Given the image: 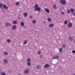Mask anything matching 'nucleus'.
I'll use <instances>...</instances> for the list:
<instances>
[{"label":"nucleus","instance_id":"nucleus-17","mask_svg":"<svg viewBox=\"0 0 75 75\" xmlns=\"http://www.w3.org/2000/svg\"><path fill=\"white\" fill-rule=\"evenodd\" d=\"M69 40L70 41H73V39H72V38L71 37V36H70L69 37Z\"/></svg>","mask_w":75,"mask_h":75},{"label":"nucleus","instance_id":"nucleus-31","mask_svg":"<svg viewBox=\"0 0 75 75\" xmlns=\"http://www.w3.org/2000/svg\"><path fill=\"white\" fill-rule=\"evenodd\" d=\"M24 44H27V40H25V42H24Z\"/></svg>","mask_w":75,"mask_h":75},{"label":"nucleus","instance_id":"nucleus-4","mask_svg":"<svg viewBox=\"0 0 75 75\" xmlns=\"http://www.w3.org/2000/svg\"><path fill=\"white\" fill-rule=\"evenodd\" d=\"M72 26V24L71 23H69L68 25V26L69 28H71Z\"/></svg>","mask_w":75,"mask_h":75},{"label":"nucleus","instance_id":"nucleus-10","mask_svg":"<svg viewBox=\"0 0 75 75\" xmlns=\"http://www.w3.org/2000/svg\"><path fill=\"white\" fill-rule=\"evenodd\" d=\"M23 16L25 17H27V16H28V14H27V13L25 12L24 13Z\"/></svg>","mask_w":75,"mask_h":75},{"label":"nucleus","instance_id":"nucleus-1","mask_svg":"<svg viewBox=\"0 0 75 75\" xmlns=\"http://www.w3.org/2000/svg\"><path fill=\"white\" fill-rule=\"evenodd\" d=\"M35 11H40L41 10V8L38 7V5L36 4L35 5Z\"/></svg>","mask_w":75,"mask_h":75},{"label":"nucleus","instance_id":"nucleus-20","mask_svg":"<svg viewBox=\"0 0 75 75\" xmlns=\"http://www.w3.org/2000/svg\"><path fill=\"white\" fill-rule=\"evenodd\" d=\"M28 65L29 66V67L31 66V63L30 62H28L27 63Z\"/></svg>","mask_w":75,"mask_h":75},{"label":"nucleus","instance_id":"nucleus-25","mask_svg":"<svg viewBox=\"0 0 75 75\" xmlns=\"http://www.w3.org/2000/svg\"><path fill=\"white\" fill-rule=\"evenodd\" d=\"M4 54H5L6 55H8V53L7 52H4Z\"/></svg>","mask_w":75,"mask_h":75},{"label":"nucleus","instance_id":"nucleus-21","mask_svg":"<svg viewBox=\"0 0 75 75\" xmlns=\"http://www.w3.org/2000/svg\"><path fill=\"white\" fill-rule=\"evenodd\" d=\"M47 19L49 22H51V19L50 18H48Z\"/></svg>","mask_w":75,"mask_h":75},{"label":"nucleus","instance_id":"nucleus-35","mask_svg":"<svg viewBox=\"0 0 75 75\" xmlns=\"http://www.w3.org/2000/svg\"><path fill=\"white\" fill-rule=\"evenodd\" d=\"M72 53H73V54H75V50H73L72 52Z\"/></svg>","mask_w":75,"mask_h":75},{"label":"nucleus","instance_id":"nucleus-12","mask_svg":"<svg viewBox=\"0 0 75 75\" xmlns=\"http://www.w3.org/2000/svg\"><path fill=\"white\" fill-rule=\"evenodd\" d=\"M59 50L60 53H61V54H62V48H60L59 49Z\"/></svg>","mask_w":75,"mask_h":75},{"label":"nucleus","instance_id":"nucleus-38","mask_svg":"<svg viewBox=\"0 0 75 75\" xmlns=\"http://www.w3.org/2000/svg\"><path fill=\"white\" fill-rule=\"evenodd\" d=\"M8 25H9V26H11V24L8 23Z\"/></svg>","mask_w":75,"mask_h":75},{"label":"nucleus","instance_id":"nucleus-27","mask_svg":"<svg viewBox=\"0 0 75 75\" xmlns=\"http://www.w3.org/2000/svg\"><path fill=\"white\" fill-rule=\"evenodd\" d=\"M53 7H54V9L57 8V6H56V5H54Z\"/></svg>","mask_w":75,"mask_h":75},{"label":"nucleus","instance_id":"nucleus-34","mask_svg":"<svg viewBox=\"0 0 75 75\" xmlns=\"http://www.w3.org/2000/svg\"><path fill=\"white\" fill-rule=\"evenodd\" d=\"M61 14L62 15H64V12H62V13H61Z\"/></svg>","mask_w":75,"mask_h":75},{"label":"nucleus","instance_id":"nucleus-36","mask_svg":"<svg viewBox=\"0 0 75 75\" xmlns=\"http://www.w3.org/2000/svg\"><path fill=\"white\" fill-rule=\"evenodd\" d=\"M30 18H33V16H30L29 17Z\"/></svg>","mask_w":75,"mask_h":75},{"label":"nucleus","instance_id":"nucleus-3","mask_svg":"<svg viewBox=\"0 0 75 75\" xmlns=\"http://www.w3.org/2000/svg\"><path fill=\"white\" fill-rule=\"evenodd\" d=\"M30 70L29 69H26L24 71V73L25 74H28L29 73V71Z\"/></svg>","mask_w":75,"mask_h":75},{"label":"nucleus","instance_id":"nucleus-29","mask_svg":"<svg viewBox=\"0 0 75 75\" xmlns=\"http://www.w3.org/2000/svg\"><path fill=\"white\" fill-rule=\"evenodd\" d=\"M6 27H8V23H7L6 24Z\"/></svg>","mask_w":75,"mask_h":75},{"label":"nucleus","instance_id":"nucleus-15","mask_svg":"<svg viewBox=\"0 0 75 75\" xmlns=\"http://www.w3.org/2000/svg\"><path fill=\"white\" fill-rule=\"evenodd\" d=\"M36 68L38 69H39L41 68V66L40 65H37Z\"/></svg>","mask_w":75,"mask_h":75},{"label":"nucleus","instance_id":"nucleus-41","mask_svg":"<svg viewBox=\"0 0 75 75\" xmlns=\"http://www.w3.org/2000/svg\"><path fill=\"white\" fill-rule=\"evenodd\" d=\"M73 75H75V74H74Z\"/></svg>","mask_w":75,"mask_h":75},{"label":"nucleus","instance_id":"nucleus-30","mask_svg":"<svg viewBox=\"0 0 75 75\" xmlns=\"http://www.w3.org/2000/svg\"><path fill=\"white\" fill-rule=\"evenodd\" d=\"M27 61L29 62H31V60H30V58L28 59Z\"/></svg>","mask_w":75,"mask_h":75},{"label":"nucleus","instance_id":"nucleus-13","mask_svg":"<svg viewBox=\"0 0 75 75\" xmlns=\"http://www.w3.org/2000/svg\"><path fill=\"white\" fill-rule=\"evenodd\" d=\"M49 27L50 28H51L52 27H54V24H50L49 25Z\"/></svg>","mask_w":75,"mask_h":75},{"label":"nucleus","instance_id":"nucleus-39","mask_svg":"<svg viewBox=\"0 0 75 75\" xmlns=\"http://www.w3.org/2000/svg\"><path fill=\"white\" fill-rule=\"evenodd\" d=\"M40 58H42V55H41L40 56Z\"/></svg>","mask_w":75,"mask_h":75},{"label":"nucleus","instance_id":"nucleus-19","mask_svg":"<svg viewBox=\"0 0 75 75\" xmlns=\"http://www.w3.org/2000/svg\"><path fill=\"white\" fill-rule=\"evenodd\" d=\"M7 42L8 43H10V42H11V40H10L8 39L7 40Z\"/></svg>","mask_w":75,"mask_h":75},{"label":"nucleus","instance_id":"nucleus-37","mask_svg":"<svg viewBox=\"0 0 75 75\" xmlns=\"http://www.w3.org/2000/svg\"><path fill=\"white\" fill-rule=\"evenodd\" d=\"M73 15L74 16H75V12L73 13Z\"/></svg>","mask_w":75,"mask_h":75},{"label":"nucleus","instance_id":"nucleus-23","mask_svg":"<svg viewBox=\"0 0 75 75\" xmlns=\"http://www.w3.org/2000/svg\"><path fill=\"white\" fill-rule=\"evenodd\" d=\"M15 5H16V6H19V5H20V4H19L18 2H16L15 4Z\"/></svg>","mask_w":75,"mask_h":75},{"label":"nucleus","instance_id":"nucleus-26","mask_svg":"<svg viewBox=\"0 0 75 75\" xmlns=\"http://www.w3.org/2000/svg\"><path fill=\"white\" fill-rule=\"evenodd\" d=\"M3 7V4H0V8H1Z\"/></svg>","mask_w":75,"mask_h":75},{"label":"nucleus","instance_id":"nucleus-9","mask_svg":"<svg viewBox=\"0 0 75 75\" xmlns=\"http://www.w3.org/2000/svg\"><path fill=\"white\" fill-rule=\"evenodd\" d=\"M4 64H7V60L6 59H5L4 60Z\"/></svg>","mask_w":75,"mask_h":75},{"label":"nucleus","instance_id":"nucleus-22","mask_svg":"<svg viewBox=\"0 0 75 75\" xmlns=\"http://www.w3.org/2000/svg\"><path fill=\"white\" fill-rule=\"evenodd\" d=\"M1 75H6V73H4V72H1Z\"/></svg>","mask_w":75,"mask_h":75},{"label":"nucleus","instance_id":"nucleus-33","mask_svg":"<svg viewBox=\"0 0 75 75\" xmlns=\"http://www.w3.org/2000/svg\"><path fill=\"white\" fill-rule=\"evenodd\" d=\"M64 24H67V21H64Z\"/></svg>","mask_w":75,"mask_h":75},{"label":"nucleus","instance_id":"nucleus-16","mask_svg":"<svg viewBox=\"0 0 75 75\" xmlns=\"http://www.w3.org/2000/svg\"><path fill=\"white\" fill-rule=\"evenodd\" d=\"M21 25L23 26H24V23L23 22H21Z\"/></svg>","mask_w":75,"mask_h":75},{"label":"nucleus","instance_id":"nucleus-5","mask_svg":"<svg viewBox=\"0 0 75 75\" xmlns=\"http://www.w3.org/2000/svg\"><path fill=\"white\" fill-rule=\"evenodd\" d=\"M59 57L58 56H54L52 58V59H58L59 58Z\"/></svg>","mask_w":75,"mask_h":75},{"label":"nucleus","instance_id":"nucleus-2","mask_svg":"<svg viewBox=\"0 0 75 75\" xmlns=\"http://www.w3.org/2000/svg\"><path fill=\"white\" fill-rule=\"evenodd\" d=\"M59 2L63 5H66V1L65 0H60Z\"/></svg>","mask_w":75,"mask_h":75},{"label":"nucleus","instance_id":"nucleus-24","mask_svg":"<svg viewBox=\"0 0 75 75\" xmlns=\"http://www.w3.org/2000/svg\"><path fill=\"white\" fill-rule=\"evenodd\" d=\"M34 24H35L36 23V20H34L32 22Z\"/></svg>","mask_w":75,"mask_h":75},{"label":"nucleus","instance_id":"nucleus-6","mask_svg":"<svg viewBox=\"0 0 75 75\" xmlns=\"http://www.w3.org/2000/svg\"><path fill=\"white\" fill-rule=\"evenodd\" d=\"M4 6V8H5V10H8V6H6V4H4L3 5Z\"/></svg>","mask_w":75,"mask_h":75},{"label":"nucleus","instance_id":"nucleus-7","mask_svg":"<svg viewBox=\"0 0 75 75\" xmlns=\"http://www.w3.org/2000/svg\"><path fill=\"white\" fill-rule=\"evenodd\" d=\"M50 67V65L48 64H46L45 65L44 68H48Z\"/></svg>","mask_w":75,"mask_h":75},{"label":"nucleus","instance_id":"nucleus-18","mask_svg":"<svg viewBox=\"0 0 75 75\" xmlns=\"http://www.w3.org/2000/svg\"><path fill=\"white\" fill-rule=\"evenodd\" d=\"M17 21H14L13 22V24H17Z\"/></svg>","mask_w":75,"mask_h":75},{"label":"nucleus","instance_id":"nucleus-28","mask_svg":"<svg viewBox=\"0 0 75 75\" xmlns=\"http://www.w3.org/2000/svg\"><path fill=\"white\" fill-rule=\"evenodd\" d=\"M67 13L68 14H69V13H70V11L69 9L67 10Z\"/></svg>","mask_w":75,"mask_h":75},{"label":"nucleus","instance_id":"nucleus-8","mask_svg":"<svg viewBox=\"0 0 75 75\" xmlns=\"http://www.w3.org/2000/svg\"><path fill=\"white\" fill-rule=\"evenodd\" d=\"M12 29L13 30H16V25H13L12 26Z\"/></svg>","mask_w":75,"mask_h":75},{"label":"nucleus","instance_id":"nucleus-32","mask_svg":"<svg viewBox=\"0 0 75 75\" xmlns=\"http://www.w3.org/2000/svg\"><path fill=\"white\" fill-rule=\"evenodd\" d=\"M41 54V52L40 51H39L38 52V54Z\"/></svg>","mask_w":75,"mask_h":75},{"label":"nucleus","instance_id":"nucleus-40","mask_svg":"<svg viewBox=\"0 0 75 75\" xmlns=\"http://www.w3.org/2000/svg\"><path fill=\"white\" fill-rule=\"evenodd\" d=\"M65 47V45H63V47Z\"/></svg>","mask_w":75,"mask_h":75},{"label":"nucleus","instance_id":"nucleus-11","mask_svg":"<svg viewBox=\"0 0 75 75\" xmlns=\"http://www.w3.org/2000/svg\"><path fill=\"white\" fill-rule=\"evenodd\" d=\"M45 11L47 13H50V11L49 10V9L47 8H45Z\"/></svg>","mask_w":75,"mask_h":75},{"label":"nucleus","instance_id":"nucleus-14","mask_svg":"<svg viewBox=\"0 0 75 75\" xmlns=\"http://www.w3.org/2000/svg\"><path fill=\"white\" fill-rule=\"evenodd\" d=\"M70 11L71 12V13H73V12L75 11V10L72 8H71V9H70Z\"/></svg>","mask_w":75,"mask_h":75}]
</instances>
